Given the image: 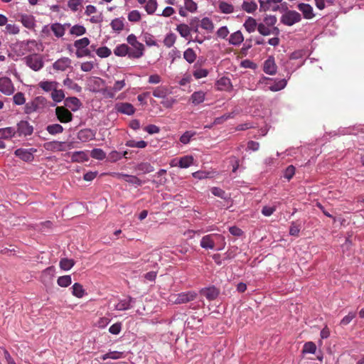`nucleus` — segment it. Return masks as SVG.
<instances>
[{
  "label": "nucleus",
  "instance_id": "obj_33",
  "mask_svg": "<svg viewBox=\"0 0 364 364\" xmlns=\"http://www.w3.org/2000/svg\"><path fill=\"white\" fill-rule=\"evenodd\" d=\"M125 357V354L124 352L119 351H109L101 356V359L102 360H106L107 359H113L117 360Z\"/></svg>",
  "mask_w": 364,
  "mask_h": 364
},
{
  "label": "nucleus",
  "instance_id": "obj_46",
  "mask_svg": "<svg viewBox=\"0 0 364 364\" xmlns=\"http://www.w3.org/2000/svg\"><path fill=\"white\" fill-rule=\"evenodd\" d=\"M158 6L156 0H149L144 6L145 11L148 14L151 15L154 14Z\"/></svg>",
  "mask_w": 364,
  "mask_h": 364
},
{
  "label": "nucleus",
  "instance_id": "obj_8",
  "mask_svg": "<svg viewBox=\"0 0 364 364\" xmlns=\"http://www.w3.org/2000/svg\"><path fill=\"white\" fill-rule=\"evenodd\" d=\"M33 132V127L27 121L22 120L17 124V133L19 136H27L32 134Z\"/></svg>",
  "mask_w": 364,
  "mask_h": 364
},
{
  "label": "nucleus",
  "instance_id": "obj_57",
  "mask_svg": "<svg viewBox=\"0 0 364 364\" xmlns=\"http://www.w3.org/2000/svg\"><path fill=\"white\" fill-rule=\"evenodd\" d=\"M196 134L195 132L186 131L180 137V141L183 144H187L190 142L191 138Z\"/></svg>",
  "mask_w": 364,
  "mask_h": 364
},
{
  "label": "nucleus",
  "instance_id": "obj_16",
  "mask_svg": "<svg viewBox=\"0 0 364 364\" xmlns=\"http://www.w3.org/2000/svg\"><path fill=\"white\" fill-rule=\"evenodd\" d=\"M70 23L61 24L60 23H55L50 25V29L57 38L63 37L66 31V27H70Z\"/></svg>",
  "mask_w": 364,
  "mask_h": 364
},
{
  "label": "nucleus",
  "instance_id": "obj_1",
  "mask_svg": "<svg viewBox=\"0 0 364 364\" xmlns=\"http://www.w3.org/2000/svg\"><path fill=\"white\" fill-rule=\"evenodd\" d=\"M200 245L205 250H221L225 245V237L220 234H209L202 237Z\"/></svg>",
  "mask_w": 364,
  "mask_h": 364
},
{
  "label": "nucleus",
  "instance_id": "obj_36",
  "mask_svg": "<svg viewBox=\"0 0 364 364\" xmlns=\"http://www.w3.org/2000/svg\"><path fill=\"white\" fill-rule=\"evenodd\" d=\"M168 94V90L166 86H159L153 90V95L157 98L165 99Z\"/></svg>",
  "mask_w": 364,
  "mask_h": 364
},
{
  "label": "nucleus",
  "instance_id": "obj_62",
  "mask_svg": "<svg viewBox=\"0 0 364 364\" xmlns=\"http://www.w3.org/2000/svg\"><path fill=\"white\" fill-rule=\"evenodd\" d=\"M257 30L259 33L262 36H269L272 34V30L267 25L264 23H259L257 26Z\"/></svg>",
  "mask_w": 364,
  "mask_h": 364
},
{
  "label": "nucleus",
  "instance_id": "obj_40",
  "mask_svg": "<svg viewBox=\"0 0 364 364\" xmlns=\"http://www.w3.org/2000/svg\"><path fill=\"white\" fill-rule=\"evenodd\" d=\"M218 8L223 14H229L234 12L233 5L226 1H220Z\"/></svg>",
  "mask_w": 364,
  "mask_h": 364
},
{
  "label": "nucleus",
  "instance_id": "obj_15",
  "mask_svg": "<svg viewBox=\"0 0 364 364\" xmlns=\"http://www.w3.org/2000/svg\"><path fill=\"white\" fill-rule=\"evenodd\" d=\"M65 107L73 112L77 111L82 106L80 100L76 97H69L65 99Z\"/></svg>",
  "mask_w": 364,
  "mask_h": 364
},
{
  "label": "nucleus",
  "instance_id": "obj_30",
  "mask_svg": "<svg viewBox=\"0 0 364 364\" xmlns=\"http://www.w3.org/2000/svg\"><path fill=\"white\" fill-rule=\"evenodd\" d=\"M72 294L77 297V298H82L86 292H85V289L83 288L82 285L80 284V283H75L72 287Z\"/></svg>",
  "mask_w": 364,
  "mask_h": 364
},
{
  "label": "nucleus",
  "instance_id": "obj_56",
  "mask_svg": "<svg viewBox=\"0 0 364 364\" xmlns=\"http://www.w3.org/2000/svg\"><path fill=\"white\" fill-rule=\"evenodd\" d=\"M184 8L187 11L194 13L197 11V4L193 0H184Z\"/></svg>",
  "mask_w": 364,
  "mask_h": 364
},
{
  "label": "nucleus",
  "instance_id": "obj_54",
  "mask_svg": "<svg viewBox=\"0 0 364 364\" xmlns=\"http://www.w3.org/2000/svg\"><path fill=\"white\" fill-rule=\"evenodd\" d=\"M90 156L97 160H103L106 157L105 152L101 149H94L91 151Z\"/></svg>",
  "mask_w": 364,
  "mask_h": 364
},
{
  "label": "nucleus",
  "instance_id": "obj_18",
  "mask_svg": "<svg viewBox=\"0 0 364 364\" xmlns=\"http://www.w3.org/2000/svg\"><path fill=\"white\" fill-rule=\"evenodd\" d=\"M201 294L207 299L212 301L215 299L219 295V290L214 286L202 289L200 291Z\"/></svg>",
  "mask_w": 364,
  "mask_h": 364
},
{
  "label": "nucleus",
  "instance_id": "obj_47",
  "mask_svg": "<svg viewBox=\"0 0 364 364\" xmlns=\"http://www.w3.org/2000/svg\"><path fill=\"white\" fill-rule=\"evenodd\" d=\"M287 82L285 79L279 80L269 87V89L273 92H277L284 89L287 86Z\"/></svg>",
  "mask_w": 364,
  "mask_h": 364
},
{
  "label": "nucleus",
  "instance_id": "obj_42",
  "mask_svg": "<svg viewBox=\"0 0 364 364\" xmlns=\"http://www.w3.org/2000/svg\"><path fill=\"white\" fill-rule=\"evenodd\" d=\"M200 26L208 32H212L214 28L213 21L208 17L201 19Z\"/></svg>",
  "mask_w": 364,
  "mask_h": 364
},
{
  "label": "nucleus",
  "instance_id": "obj_39",
  "mask_svg": "<svg viewBox=\"0 0 364 364\" xmlns=\"http://www.w3.org/2000/svg\"><path fill=\"white\" fill-rule=\"evenodd\" d=\"M58 86L55 81H41L39 82V87L46 92L53 91Z\"/></svg>",
  "mask_w": 364,
  "mask_h": 364
},
{
  "label": "nucleus",
  "instance_id": "obj_55",
  "mask_svg": "<svg viewBox=\"0 0 364 364\" xmlns=\"http://www.w3.org/2000/svg\"><path fill=\"white\" fill-rule=\"evenodd\" d=\"M176 40V35L173 33H169L165 36L164 40V43L166 47L171 48L175 43Z\"/></svg>",
  "mask_w": 364,
  "mask_h": 364
},
{
  "label": "nucleus",
  "instance_id": "obj_28",
  "mask_svg": "<svg viewBox=\"0 0 364 364\" xmlns=\"http://www.w3.org/2000/svg\"><path fill=\"white\" fill-rule=\"evenodd\" d=\"M88 155L85 151H75L71 155V160L73 162H84L88 161Z\"/></svg>",
  "mask_w": 364,
  "mask_h": 364
},
{
  "label": "nucleus",
  "instance_id": "obj_64",
  "mask_svg": "<svg viewBox=\"0 0 364 364\" xmlns=\"http://www.w3.org/2000/svg\"><path fill=\"white\" fill-rule=\"evenodd\" d=\"M5 29L7 33L12 35L18 34L20 31L17 25L11 23H6Z\"/></svg>",
  "mask_w": 364,
  "mask_h": 364
},
{
  "label": "nucleus",
  "instance_id": "obj_23",
  "mask_svg": "<svg viewBox=\"0 0 364 364\" xmlns=\"http://www.w3.org/2000/svg\"><path fill=\"white\" fill-rule=\"evenodd\" d=\"M244 41V36L240 31H237L230 34L228 42L230 45L238 46Z\"/></svg>",
  "mask_w": 364,
  "mask_h": 364
},
{
  "label": "nucleus",
  "instance_id": "obj_32",
  "mask_svg": "<svg viewBox=\"0 0 364 364\" xmlns=\"http://www.w3.org/2000/svg\"><path fill=\"white\" fill-rule=\"evenodd\" d=\"M176 31L180 33L181 37L188 39L191 36V28L186 23H181L177 26Z\"/></svg>",
  "mask_w": 364,
  "mask_h": 364
},
{
  "label": "nucleus",
  "instance_id": "obj_4",
  "mask_svg": "<svg viewBox=\"0 0 364 364\" xmlns=\"http://www.w3.org/2000/svg\"><path fill=\"white\" fill-rule=\"evenodd\" d=\"M301 20V17L300 14L293 10L286 11L280 18L281 23L288 26H291L299 22Z\"/></svg>",
  "mask_w": 364,
  "mask_h": 364
},
{
  "label": "nucleus",
  "instance_id": "obj_29",
  "mask_svg": "<svg viewBox=\"0 0 364 364\" xmlns=\"http://www.w3.org/2000/svg\"><path fill=\"white\" fill-rule=\"evenodd\" d=\"M257 26L258 25L257 23L256 20L251 16L247 17V18L245 20L243 24V26L245 27V30L249 33L254 32L256 30Z\"/></svg>",
  "mask_w": 364,
  "mask_h": 364
},
{
  "label": "nucleus",
  "instance_id": "obj_38",
  "mask_svg": "<svg viewBox=\"0 0 364 364\" xmlns=\"http://www.w3.org/2000/svg\"><path fill=\"white\" fill-rule=\"evenodd\" d=\"M22 24L27 28H32L35 26L34 17L31 15H22L21 16Z\"/></svg>",
  "mask_w": 364,
  "mask_h": 364
},
{
  "label": "nucleus",
  "instance_id": "obj_19",
  "mask_svg": "<svg viewBox=\"0 0 364 364\" xmlns=\"http://www.w3.org/2000/svg\"><path fill=\"white\" fill-rule=\"evenodd\" d=\"M196 297V294L194 291L182 292L178 294L175 300L176 304H185L193 301Z\"/></svg>",
  "mask_w": 364,
  "mask_h": 364
},
{
  "label": "nucleus",
  "instance_id": "obj_50",
  "mask_svg": "<svg viewBox=\"0 0 364 364\" xmlns=\"http://www.w3.org/2000/svg\"><path fill=\"white\" fill-rule=\"evenodd\" d=\"M183 58L188 63H192L196 59V54L192 48H188L183 53Z\"/></svg>",
  "mask_w": 364,
  "mask_h": 364
},
{
  "label": "nucleus",
  "instance_id": "obj_3",
  "mask_svg": "<svg viewBox=\"0 0 364 364\" xmlns=\"http://www.w3.org/2000/svg\"><path fill=\"white\" fill-rule=\"evenodd\" d=\"M23 60L29 68L36 72L41 70L44 66L43 58L38 53L30 54Z\"/></svg>",
  "mask_w": 364,
  "mask_h": 364
},
{
  "label": "nucleus",
  "instance_id": "obj_6",
  "mask_svg": "<svg viewBox=\"0 0 364 364\" xmlns=\"http://www.w3.org/2000/svg\"><path fill=\"white\" fill-rule=\"evenodd\" d=\"M0 92L7 96L14 93L15 87L9 77H0Z\"/></svg>",
  "mask_w": 364,
  "mask_h": 364
},
{
  "label": "nucleus",
  "instance_id": "obj_5",
  "mask_svg": "<svg viewBox=\"0 0 364 364\" xmlns=\"http://www.w3.org/2000/svg\"><path fill=\"white\" fill-rule=\"evenodd\" d=\"M37 151L36 149H23L19 148L14 151V154L26 162H31L34 159V154Z\"/></svg>",
  "mask_w": 364,
  "mask_h": 364
},
{
  "label": "nucleus",
  "instance_id": "obj_22",
  "mask_svg": "<svg viewBox=\"0 0 364 364\" xmlns=\"http://www.w3.org/2000/svg\"><path fill=\"white\" fill-rule=\"evenodd\" d=\"M134 302V299L132 297L120 300L114 306V309L117 311H125L132 308V303Z\"/></svg>",
  "mask_w": 364,
  "mask_h": 364
},
{
  "label": "nucleus",
  "instance_id": "obj_12",
  "mask_svg": "<svg viewBox=\"0 0 364 364\" xmlns=\"http://www.w3.org/2000/svg\"><path fill=\"white\" fill-rule=\"evenodd\" d=\"M65 142L64 141H52L46 142L43 147L48 151H63L65 150Z\"/></svg>",
  "mask_w": 364,
  "mask_h": 364
},
{
  "label": "nucleus",
  "instance_id": "obj_43",
  "mask_svg": "<svg viewBox=\"0 0 364 364\" xmlns=\"http://www.w3.org/2000/svg\"><path fill=\"white\" fill-rule=\"evenodd\" d=\"M86 33V28L82 25H74L70 28V33L75 36H80Z\"/></svg>",
  "mask_w": 364,
  "mask_h": 364
},
{
  "label": "nucleus",
  "instance_id": "obj_34",
  "mask_svg": "<svg viewBox=\"0 0 364 364\" xmlns=\"http://www.w3.org/2000/svg\"><path fill=\"white\" fill-rule=\"evenodd\" d=\"M205 94L203 91L194 92L191 96V100L193 105H197L204 102Z\"/></svg>",
  "mask_w": 364,
  "mask_h": 364
},
{
  "label": "nucleus",
  "instance_id": "obj_14",
  "mask_svg": "<svg viewBox=\"0 0 364 364\" xmlns=\"http://www.w3.org/2000/svg\"><path fill=\"white\" fill-rule=\"evenodd\" d=\"M43 97H36L33 100L28 102L25 105V112L26 114H31L36 112L40 108V104L43 102Z\"/></svg>",
  "mask_w": 364,
  "mask_h": 364
},
{
  "label": "nucleus",
  "instance_id": "obj_11",
  "mask_svg": "<svg viewBox=\"0 0 364 364\" xmlns=\"http://www.w3.org/2000/svg\"><path fill=\"white\" fill-rule=\"evenodd\" d=\"M105 84L104 80L100 77H94L89 80L88 85L91 92L101 93Z\"/></svg>",
  "mask_w": 364,
  "mask_h": 364
},
{
  "label": "nucleus",
  "instance_id": "obj_59",
  "mask_svg": "<svg viewBox=\"0 0 364 364\" xmlns=\"http://www.w3.org/2000/svg\"><path fill=\"white\" fill-rule=\"evenodd\" d=\"M111 53V50L106 46L100 47L96 50V54L102 58L109 57Z\"/></svg>",
  "mask_w": 364,
  "mask_h": 364
},
{
  "label": "nucleus",
  "instance_id": "obj_51",
  "mask_svg": "<svg viewBox=\"0 0 364 364\" xmlns=\"http://www.w3.org/2000/svg\"><path fill=\"white\" fill-rule=\"evenodd\" d=\"M83 0H69L68 7L73 12H77L82 5Z\"/></svg>",
  "mask_w": 364,
  "mask_h": 364
},
{
  "label": "nucleus",
  "instance_id": "obj_17",
  "mask_svg": "<svg viewBox=\"0 0 364 364\" xmlns=\"http://www.w3.org/2000/svg\"><path fill=\"white\" fill-rule=\"evenodd\" d=\"M297 7L302 12L304 18L311 19L315 16L313 7L310 4L301 3L298 4Z\"/></svg>",
  "mask_w": 364,
  "mask_h": 364
},
{
  "label": "nucleus",
  "instance_id": "obj_2",
  "mask_svg": "<svg viewBox=\"0 0 364 364\" xmlns=\"http://www.w3.org/2000/svg\"><path fill=\"white\" fill-rule=\"evenodd\" d=\"M127 43L132 46L130 48V59H139L144 54V46L137 41L136 36L132 33L127 38Z\"/></svg>",
  "mask_w": 364,
  "mask_h": 364
},
{
  "label": "nucleus",
  "instance_id": "obj_31",
  "mask_svg": "<svg viewBox=\"0 0 364 364\" xmlns=\"http://www.w3.org/2000/svg\"><path fill=\"white\" fill-rule=\"evenodd\" d=\"M242 9L248 14H253L257 9V4L255 1H244Z\"/></svg>",
  "mask_w": 364,
  "mask_h": 364
},
{
  "label": "nucleus",
  "instance_id": "obj_10",
  "mask_svg": "<svg viewBox=\"0 0 364 364\" xmlns=\"http://www.w3.org/2000/svg\"><path fill=\"white\" fill-rule=\"evenodd\" d=\"M71 63L72 61L69 58L63 57L53 64V68L58 71H65L68 68H71Z\"/></svg>",
  "mask_w": 364,
  "mask_h": 364
},
{
  "label": "nucleus",
  "instance_id": "obj_53",
  "mask_svg": "<svg viewBox=\"0 0 364 364\" xmlns=\"http://www.w3.org/2000/svg\"><path fill=\"white\" fill-rule=\"evenodd\" d=\"M316 350V346L314 343L309 341L304 345L302 353L304 354L311 353L314 354Z\"/></svg>",
  "mask_w": 364,
  "mask_h": 364
},
{
  "label": "nucleus",
  "instance_id": "obj_26",
  "mask_svg": "<svg viewBox=\"0 0 364 364\" xmlns=\"http://www.w3.org/2000/svg\"><path fill=\"white\" fill-rule=\"evenodd\" d=\"M16 134V129L14 127H9L0 129V139H9Z\"/></svg>",
  "mask_w": 364,
  "mask_h": 364
},
{
  "label": "nucleus",
  "instance_id": "obj_60",
  "mask_svg": "<svg viewBox=\"0 0 364 364\" xmlns=\"http://www.w3.org/2000/svg\"><path fill=\"white\" fill-rule=\"evenodd\" d=\"M141 14L137 10L131 11L127 16V18L130 22H138L141 20Z\"/></svg>",
  "mask_w": 364,
  "mask_h": 364
},
{
  "label": "nucleus",
  "instance_id": "obj_24",
  "mask_svg": "<svg viewBox=\"0 0 364 364\" xmlns=\"http://www.w3.org/2000/svg\"><path fill=\"white\" fill-rule=\"evenodd\" d=\"M114 53L115 55L119 57H124L127 55L129 58L130 48L124 43L120 44L114 48Z\"/></svg>",
  "mask_w": 364,
  "mask_h": 364
},
{
  "label": "nucleus",
  "instance_id": "obj_63",
  "mask_svg": "<svg viewBox=\"0 0 364 364\" xmlns=\"http://www.w3.org/2000/svg\"><path fill=\"white\" fill-rule=\"evenodd\" d=\"M301 226L296 222H291L289 228V235L292 236H298L300 232Z\"/></svg>",
  "mask_w": 364,
  "mask_h": 364
},
{
  "label": "nucleus",
  "instance_id": "obj_49",
  "mask_svg": "<svg viewBox=\"0 0 364 364\" xmlns=\"http://www.w3.org/2000/svg\"><path fill=\"white\" fill-rule=\"evenodd\" d=\"M51 98L55 102H60L65 98L64 92L62 90H58L56 87L51 92Z\"/></svg>",
  "mask_w": 364,
  "mask_h": 364
},
{
  "label": "nucleus",
  "instance_id": "obj_52",
  "mask_svg": "<svg viewBox=\"0 0 364 364\" xmlns=\"http://www.w3.org/2000/svg\"><path fill=\"white\" fill-rule=\"evenodd\" d=\"M90 41L88 38L84 37L82 38L78 39L74 42V46L76 49L87 48L89 46Z\"/></svg>",
  "mask_w": 364,
  "mask_h": 364
},
{
  "label": "nucleus",
  "instance_id": "obj_21",
  "mask_svg": "<svg viewBox=\"0 0 364 364\" xmlns=\"http://www.w3.org/2000/svg\"><path fill=\"white\" fill-rule=\"evenodd\" d=\"M95 137V132L90 129H82L77 133V139L83 142L92 140Z\"/></svg>",
  "mask_w": 364,
  "mask_h": 364
},
{
  "label": "nucleus",
  "instance_id": "obj_25",
  "mask_svg": "<svg viewBox=\"0 0 364 364\" xmlns=\"http://www.w3.org/2000/svg\"><path fill=\"white\" fill-rule=\"evenodd\" d=\"M118 176L119 177L122 178L126 182L130 184L136 186H140L143 184L142 181L137 178L136 176L128 175L125 173H119Z\"/></svg>",
  "mask_w": 364,
  "mask_h": 364
},
{
  "label": "nucleus",
  "instance_id": "obj_37",
  "mask_svg": "<svg viewBox=\"0 0 364 364\" xmlns=\"http://www.w3.org/2000/svg\"><path fill=\"white\" fill-rule=\"evenodd\" d=\"M193 163V158L192 156H185L178 161V166L182 168L190 167Z\"/></svg>",
  "mask_w": 364,
  "mask_h": 364
},
{
  "label": "nucleus",
  "instance_id": "obj_48",
  "mask_svg": "<svg viewBox=\"0 0 364 364\" xmlns=\"http://www.w3.org/2000/svg\"><path fill=\"white\" fill-rule=\"evenodd\" d=\"M72 283V278L70 275H64L59 277L57 279V284L61 287H68Z\"/></svg>",
  "mask_w": 364,
  "mask_h": 364
},
{
  "label": "nucleus",
  "instance_id": "obj_9",
  "mask_svg": "<svg viewBox=\"0 0 364 364\" xmlns=\"http://www.w3.org/2000/svg\"><path fill=\"white\" fill-rule=\"evenodd\" d=\"M114 109L117 112L127 115H132L135 112V108L132 104L129 102L116 103L114 105Z\"/></svg>",
  "mask_w": 364,
  "mask_h": 364
},
{
  "label": "nucleus",
  "instance_id": "obj_7",
  "mask_svg": "<svg viewBox=\"0 0 364 364\" xmlns=\"http://www.w3.org/2000/svg\"><path fill=\"white\" fill-rule=\"evenodd\" d=\"M55 115L57 119L61 123H68L73 120V114L65 107H57L55 108Z\"/></svg>",
  "mask_w": 364,
  "mask_h": 364
},
{
  "label": "nucleus",
  "instance_id": "obj_61",
  "mask_svg": "<svg viewBox=\"0 0 364 364\" xmlns=\"http://www.w3.org/2000/svg\"><path fill=\"white\" fill-rule=\"evenodd\" d=\"M14 103L16 105H22L25 103L26 99L23 93L17 92L13 97Z\"/></svg>",
  "mask_w": 364,
  "mask_h": 364
},
{
  "label": "nucleus",
  "instance_id": "obj_20",
  "mask_svg": "<svg viewBox=\"0 0 364 364\" xmlns=\"http://www.w3.org/2000/svg\"><path fill=\"white\" fill-rule=\"evenodd\" d=\"M263 70L268 75H274L277 72V65L273 57H269L264 63Z\"/></svg>",
  "mask_w": 364,
  "mask_h": 364
},
{
  "label": "nucleus",
  "instance_id": "obj_58",
  "mask_svg": "<svg viewBox=\"0 0 364 364\" xmlns=\"http://www.w3.org/2000/svg\"><path fill=\"white\" fill-rule=\"evenodd\" d=\"M101 94L106 99H114L116 96L111 87L105 85L101 91Z\"/></svg>",
  "mask_w": 364,
  "mask_h": 364
},
{
  "label": "nucleus",
  "instance_id": "obj_41",
  "mask_svg": "<svg viewBox=\"0 0 364 364\" xmlns=\"http://www.w3.org/2000/svg\"><path fill=\"white\" fill-rule=\"evenodd\" d=\"M147 142L144 140L135 141L130 139L126 141L125 145L128 147L144 149L147 146Z\"/></svg>",
  "mask_w": 364,
  "mask_h": 364
},
{
  "label": "nucleus",
  "instance_id": "obj_27",
  "mask_svg": "<svg viewBox=\"0 0 364 364\" xmlns=\"http://www.w3.org/2000/svg\"><path fill=\"white\" fill-rule=\"evenodd\" d=\"M110 26L113 31L119 33L124 29V18L123 17L116 18L111 21Z\"/></svg>",
  "mask_w": 364,
  "mask_h": 364
},
{
  "label": "nucleus",
  "instance_id": "obj_13",
  "mask_svg": "<svg viewBox=\"0 0 364 364\" xmlns=\"http://www.w3.org/2000/svg\"><path fill=\"white\" fill-rule=\"evenodd\" d=\"M215 87L220 91H230L232 89V85L230 78L223 77L216 81Z\"/></svg>",
  "mask_w": 364,
  "mask_h": 364
},
{
  "label": "nucleus",
  "instance_id": "obj_35",
  "mask_svg": "<svg viewBox=\"0 0 364 364\" xmlns=\"http://www.w3.org/2000/svg\"><path fill=\"white\" fill-rule=\"evenodd\" d=\"M46 130L50 135H56L63 133L64 129L63 126L59 124H51L46 127Z\"/></svg>",
  "mask_w": 364,
  "mask_h": 364
},
{
  "label": "nucleus",
  "instance_id": "obj_45",
  "mask_svg": "<svg viewBox=\"0 0 364 364\" xmlns=\"http://www.w3.org/2000/svg\"><path fill=\"white\" fill-rule=\"evenodd\" d=\"M136 170L142 172L143 173H149L154 171V168L148 162H142L136 166Z\"/></svg>",
  "mask_w": 364,
  "mask_h": 364
},
{
  "label": "nucleus",
  "instance_id": "obj_44",
  "mask_svg": "<svg viewBox=\"0 0 364 364\" xmlns=\"http://www.w3.org/2000/svg\"><path fill=\"white\" fill-rule=\"evenodd\" d=\"M75 264V262L72 259L63 258L60 260V267L65 271L70 270Z\"/></svg>",
  "mask_w": 364,
  "mask_h": 364
}]
</instances>
